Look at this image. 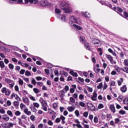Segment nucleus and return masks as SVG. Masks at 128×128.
<instances>
[{
  "label": "nucleus",
  "mask_w": 128,
  "mask_h": 128,
  "mask_svg": "<svg viewBox=\"0 0 128 128\" xmlns=\"http://www.w3.org/2000/svg\"><path fill=\"white\" fill-rule=\"evenodd\" d=\"M60 8L64 10L65 14H70L72 12L71 9L68 8V4L66 3L62 2L60 4Z\"/></svg>",
  "instance_id": "nucleus-1"
},
{
  "label": "nucleus",
  "mask_w": 128,
  "mask_h": 128,
  "mask_svg": "<svg viewBox=\"0 0 128 128\" xmlns=\"http://www.w3.org/2000/svg\"><path fill=\"white\" fill-rule=\"evenodd\" d=\"M40 4L43 6H50V3L48 0H40Z\"/></svg>",
  "instance_id": "nucleus-2"
},
{
  "label": "nucleus",
  "mask_w": 128,
  "mask_h": 128,
  "mask_svg": "<svg viewBox=\"0 0 128 128\" xmlns=\"http://www.w3.org/2000/svg\"><path fill=\"white\" fill-rule=\"evenodd\" d=\"M92 42L96 46H100V42L98 39H94Z\"/></svg>",
  "instance_id": "nucleus-3"
},
{
  "label": "nucleus",
  "mask_w": 128,
  "mask_h": 128,
  "mask_svg": "<svg viewBox=\"0 0 128 128\" xmlns=\"http://www.w3.org/2000/svg\"><path fill=\"white\" fill-rule=\"evenodd\" d=\"M16 98V100H18V102H22V99H20V97L16 95V94H12L10 98H12H12Z\"/></svg>",
  "instance_id": "nucleus-4"
},
{
  "label": "nucleus",
  "mask_w": 128,
  "mask_h": 128,
  "mask_svg": "<svg viewBox=\"0 0 128 128\" xmlns=\"http://www.w3.org/2000/svg\"><path fill=\"white\" fill-rule=\"evenodd\" d=\"M87 106L88 108H90V110H96V107L94 104L90 102H88L87 104Z\"/></svg>",
  "instance_id": "nucleus-5"
},
{
  "label": "nucleus",
  "mask_w": 128,
  "mask_h": 128,
  "mask_svg": "<svg viewBox=\"0 0 128 128\" xmlns=\"http://www.w3.org/2000/svg\"><path fill=\"white\" fill-rule=\"evenodd\" d=\"M22 100L24 104H27L28 106L30 105V99L27 96L23 97Z\"/></svg>",
  "instance_id": "nucleus-6"
},
{
  "label": "nucleus",
  "mask_w": 128,
  "mask_h": 128,
  "mask_svg": "<svg viewBox=\"0 0 128 128\" xmlns=\"http://www.w3.org/2000/svg\"><path fill=\"white\" fill-rule=\"evenodd\" d=\"M64 90H60L59 92V94H60V96L62 100H64Z\"/></svg>",
  "instance_id": "nucleus-7"
},
{
  "label": "nucleus",
  "mask_w": 128,
  "mask_h": 128,
  "mask_svg": "<svg viewBox=\"0 0 128 128\" xmlns=\"http://www.w3.org/2000/svg\"><path fill=\"white\" fill-rule=\"evenodd\" d=\"M39 102H40L42 106H45L48 104V103L46 100H44L43 98H40L39 100Z\"/></svg>",
  "instance_id": "nucleus-8"
},
{
  "label": "nucleus",
  "mask_w": 128,
  "mask_h": 128,
  "mask_svg": "<svg viewBox=\"0 0 128 128\" xmlns=\"http://www.w3.org/2000/svg\"><path fill=\"white\" fill-rule=\"evenodd\" d=\"M70 20H71V22H76V24H78V18L72 16L71 17H70Z\"/></svg>",
  "instance_id": "nucleus-9"
},
{
  "label": "nucleus",
  "mask_w": 128,
  "mask_h": 128,
  "mask_svg": "<svg viewBox=\"0 0 128 128\" xmlns=\"http://www.w3.org/2000/svg\"><path fill=\"white\" fill-rule=\"evenodd\" d=\"M24 112L26 114H27V116H30V114H32V112L28 111V108H26L24 110Z\"/></svg>",
  "instance_id": "nucleus-10"
},
{
  "label": "nucleus",
  "mask_w": 128,
  "mask_h": 128,
  "mask_svg": "<svg viewBox=\"0 0 128 128\" xmlns=\"http://www.w3.org/2000/svg\"><path fill=\"white\" fill-rule=\"evenodd\" d=\"M98 96V94H96V92H93V96H92L91 98L92 100H96Z\"/></svg>",
  "instance_id": "nucleus-11"
},
{
  "label": "nucleus",
  "mask_w": 128,
  "mask_h": 128,
  "mask_svg": "<svg viewBox=\"0 0 128 128\" xmlns=\"http://www.w3.org/2000/svg\"><path fill=\"white\" fill-rule=\"evenodd\" d=\"M2 119L8 122L10 120V117L7 114H4L2 116Z\"/></svg>",
  "instance_id": "nucleus-12"
},
{
  "label": "nucleus",
  "mask_w": 128,
  "mask_h": 128,
  "mask_svg": "<svg viewBox=\"0 0 128 128\" xmlns=\"http://www.w3.org/2000/svg\"><path fill=\"white\" fill-rule=\"evenodd\" d=\"M82 16H85V18H90V16L86 12H82Z\"/></svg>",
  "instance_id": "nucleus-13"
},
{
  "label": "nucleus",
  "mask_w": 128,
  "mask_h": 128,
  "mask_svg": "<svg viewBox=\"0 0 128 128\" xmlns=\"http://www.w3.org/2000/svg\"><path fill=\"white\" fill-rule=\"evenodd\" d=\"M120 90L122 92H126V85L123 86L121 88Z\"/></svg>",
  "instance_id": "nucleus-14"
},
{
  "label": "nucleus",
  "mask_w": 128,
  "mask_h": 128,
  "mask_svg": "<svg viewBox=\"0 0 128 128\" xmlns=\"http://www.w3.org/2000/svg\"><path fill=\"white\" fill-rule=\"evenodd\" d=\"M30 108L32 112H36V108L34 106H30Z\"/></svg>",
  "instance_id": "nucleus-15"
},
{
  "label": "nucleus",
  "mask_w": 128,
  "mask_h": 128,
  "mask_svg": "<svg viewBox=\"0 0 128 128\" xmlns=\"http://www.w3.org/2000/svg\"><path fill=\"white\" fill-rule=\"evenodd\" d=\"M67 110H68V112H74L76 108L72 106H68Z\"/></svg>",
  "instance_id": "nucleus-16"
},
{
  "label": "nucleus",
  "mask_w": 128,
  "mask_h": 128,
  "mask_svg": "<svg viewBox=\"0 0 128 128\" xmlns=\"http://www.w3.org/2000/svg\"><path fill=\"white\" fill-rule=\"evenodd\" d=\"M110 109L111 110L113 114H114V112H116V108H114V106L110 105Z\"/></svg>",
  "instance_id": "nucleus-17"
},
{
  "label": "nucleus",
  "mask_w": 128,
  "mask_h": 128,
  "mask_svg": "<svg viewBox=\"0 0 128 128\" xmlns=\"http://www.w3.org/2000/svg\"><path fill=\"white\" fill-rule=\"evenodd\" d=\"M114 68L115 70H116V72H120V68L118 66L116 65L114 66Z\"/></svg>",
  "instance_id": "nucleus-18"
},
{
  "label": "nucleus",
  "mask_w": 128,
  "mask_h": 128,
  "mask_svg": "<svg viewBox=\"0 0 128 128\" xmlns=\"http://www.w3.org/2000/svg\"><path fill=\"white\" fill-rule=\"evenodd\" d=\"M70 74L72 76H75L76 78L78 76V73L74 72L73 70L70 71Z\"/></svg>",
  "instance_id": "nucleus-19"
},
{
  "label": "nucleus",
  "mask_w": 128,
  "mask_h": 128,
  "mask_svg": "<svg viewBox=\"0 0 128 128\" xmlns=\"http://www.w3.org/2000/svg\"><path fill=\"white\" fill-rule=\"evenodd\" d=\"M118 86H122V84L124 82V79L122 78H120V80H117Z\"/></svg>",
  "instance_id": "nucleus-20"
},
{
  "label": "nucleus",
  "mask_w": 128,
  "mask_h": 128,
  "mask_svg": "<svg viewBox=\"0 0 128 128\" xmlns=\"http://www.w3.org/2000/svg\"><path fill=\"white\" fill-rule=\"evenodd\" d=\"M42 110H44V112H47L48 111V104L46 105H42Z\"/></svg>",
  "instance_id": "nucleus-21"
},
{
  "label": "nucleus",
  "mask_w": 128,
  "mask_h": 128,
  "mask_svg": "<svg viewBox=\"0 0 128 128\" xmlns=\"http://www.w3.org/2000/svg\"><path fill=\"white\" fill-rule=\"evenodd\" d=\"M59 18H60L61 20L64 22L66 21V16L64 15H60L59 16Z\"/></svg>",
  "instance_id": "nucleus-22"
},
{
  "label": "nucleus",
  "mask_w": 128,
  "mask_h": 128,
  "mask_svg": "<svg viewBox=\"0 0 128 128\" xmlns=\"http://www.w3.org/2000/svg\"><path fill=\"white\" fill-rule=\"evenodd\" d=\"M0 68H6V66L4 65V61H0Z\"/></svg>",
  "instance_id": "nucleus-23"
},
{
  "label": "nucleus",
  "mask_w": 128,
  "mask_h": 128,
  "mask_svg": "<svg viewBox=\"0 0 128 128\" xmlns=\"http://www.w3.org/2000/svg\"><path fill=\"white\" fill-rule=\"evenodd\" d=\"M106 58L110 62L113 60L112 57L110 55H106Z\"/></svg>",
  "instance_id": "nucleus-24"
},
{
  "label": "nucleus",
  "mask_w": 128,
  "mask_h": 128,
  "mask_svg": "<svg viewBox=\"0 0 128 128\" xmlns=\"http://www.w3.org/2000/svg\"><path fill=\"white\" fill-rule=\"evenodd\" d=\"M84 47L86 48V50H90V47L88 43L85 44Z\"/></svg>",
  "instance_id": "nucleus-25"
},
{
  "label": "nucleus",
  "mask_w": 128,
  "mask_h": 128,
  "mask_svg": "<svg viewBox=\"0 0 128 128\" xmlns=\"http://www.w3.org/2000/svg\"><path fill=\"white\" fill-rule=\"evenodd\" d=\"M79 106H82V108H85L86 104H84V102H79Z\"/></svg>",
  "instance_id": "nucleus-26"
},
{
  "label": "nucleus",
  "mask_w": 128,
  "mask_h": 128,
  "mask_svg": "<svg viewBox=\"0 0 128 128\" xmlns=\"http://www.w3.org/2000/svg\"><path fill=\"white\" fill-rule=\"evenodd\" d=\"M73 26H74V28H78V30H82V27H80V26H78L76 24H73Z\"/></svg>",
  "instance_id": "nucleus-27"
},
{
  "label": "nucleus",
  "mask_w": 128,
  "mask_h": 128,
  "mask_svg": "<svg viewBox=\"0 0 128 128\" xmlns=\"http://www.w3.org/2000/svg\"><path fill=\"white\" fill-rule=\"evenodd\" d=\"M58 103H54L52 105V108H54V110H56V108H58Z\"/></svg>",
  "instance_id": "nucleus-28"
},
{
  "label": "nucleus",
  "mask_w": 128,
  "mask_h": 128,
  "mask_svg": "<svg viewBox=\"0 0 128 128\" xmlns=\"http://www.w3.org/2000/svg\"><path fill=\"white\" fill-rule=\"evenodd\" d=\"M33 106L35 108H40V104L38 102H34Z\"/></svg>",
  "instance_id": "nucleus-29"
},
{
  "label": "nucleus",
  "mask_w": 128,
  "mask_h": 128,
  "mask_svg": "<svg viewBox=\"0 0 128 128\" xmlns=\"http://www.w3.org/2000/svg\"><path fill=\"white\" fill-rule=\"evenodd\" d=\"M29 98H30V100H32L33 102H36V98H34V96L30 95L29 96Z\"/></svg>",
  "instance_id": "nucleus-30"
},
{
  "label": "nucleus",
  "mask_w": 128,
  "mask_h": 128,
  "mask_svg": "<svg viewBox=\"0 0 128 128\" xmlns=\"http://www.w3.org/2000/svg\"><path fill=\"white\" fill-rule=\"evenodd\" d=\"M70 101L72 104H74V102H76V100H74L72 97H70Z\"/></svg>",
  "instance_id": "nucleus-31"
},
{
  "label": "nucleus",
  "mask_w": 128,
  "mask_h": 128,
  "mask_svg": "<svg viewBox=\"0 0 128 128\" xmlns=\"http://www.w3.org/2000/svg\"><path fill=\"white\" fill-rule=\"evenodd\" d=\"M30 4H38V0H30Z\"/></svg>",
  "instance_id": "nucleus-32"
},
{
  "label": "nucleus",
  "mask_w": 128,
  "mask_h": 128,
  "mask_svg": "<svg viewBox=\"0 0 128 128\" xmlns=\"http://www.w3.org/2000/svg\"><path fill=\"white\" fill-rule=\"evenodd\" d=\"M8 68H10V70H14V64H9Z\"/></svg>",
  "instance_id": "nucleus-33"
},
{
  "label": "nucleus",
  "mask_w": 128,
  "mask_h": 128,
  "mask_svg": "<svg viewBox=\"0 0 128 128\" xmlns=\"http://www.w3.org/2000/svg\"><path fill=\"white\" fill-rule=\"evenodd\" d=\"M33 92H34L36 94H38L40 92V90H38V89L37 88H34L33 89Z\"/></svg>",
  "instance_id": "nucleus-34"
},
{
  "label": "nucleus",
  "mask_w": 128,
  "mask_h": 128,
  "mask_svg": "<svg viewBox=\"0 0 128 128\" xmlns=\"http://www.w3.org/2000/svg\"><path fill=\"white\" fill-rule=\"evenodd\" d=\"M108 51L109 52H110L112 54L113 56H116V52L112 51V50L111 48H109L108 50Z\"/></svg>",
  "instance_id": "nucleus-35"
},
{
  "label": "nucleus",
  "mask_w": 128,
  "mask_h": 128,
  "mask_svg": "<svg viewBox=\"0 0 128 128\" xmlns=\"http://www.w3.org/2000/svg\"><path fill=\"white\" fill-rule=\"evenodd\" d=\"M80 42H82V44H84L86 42V41H84V37L80 36Z\"/></svg>",
  "instance_id": "nucleus-36"
},
{
  "label": "nucleus",
  "mask_w": 128,
  "mask_h": 128,
  "mask_svg": "<svg viewBox=\"0 0 128 128\" xmlns=\"http://www.w3.org/2000/svg\"><path fill=\"white\" fill-rule=\"evenodd\" d=\"M79 99L80 100H82L84 99V96L82 94H80L79 96Z\"/></svg>",
  "instance_id": "nucleus-37"
},
{
  "label": "nucleus",
  "mask_w": 128,
  "mask_h": 128,
  "mask_svg": "<svg viewBox=\"0 0 128 128\" xmlns=\"http://www.w3.org/2000/svg\"><path fill=\"white\" fill-rule=\"evenodd\" d=\"M122 70H123V72H126V74H128V68H122Z\"/></svg>",
  "instance_id": "nucleus-38"
},
{
  "label": "nucleus",
  "mask_w": 128,
  "mask_h": 128,
  "mask_svg": "<svg viewBox=\"0 0 128 128\" xmlns=\"http://www.w3.org/2000/svg\"><path fill=\"white\" fill-rule=\"evenodd\" d=\"M21 112H20L19 110H17L15 112H14V115L15 116H20L21 114Z\"/></svg>",
  "instance_id": "nucleus-39"
},
{
  "label": "nucleus",
  "mask_w": 128,
  "mask_h": 128,
  "mask_svg": "<svg viewBox=\"0 0 128 128\" xmlns=\"http://www.w3.org/2000/svg\"><path fill=\"white\" fill-rule=\"evenodd\" d=\"M31 74H32L30 72H28V70H26L25 72V76H30Z\"/></svg>",
  "instance_id": "nucleus-40"
},
{
  "label": "nucleus",
  "mask_w": 128,
  "mask_h": 128,
  "mask_svg": "<svg viewBox=\"0 0 128 128\" xmlns=\"http://www.w3.org/2000/svg\"><path fill=\"white\" fill-rule=\"evenodd\" d=\"M123 98H124V97H122V96H120L118 98L117 100H118V102H122Z\"/></svg>",
  "instance_id": "nucleus-41"
},
{
  "label": "nucleus",
  "mask_w": 128,
  "mask_h": 128,
  "mask_svg": "<svg viewBox=\"0 0 128 128\" xmlns=\"http://www.w3.org/2000/svg\"><path fill=\"white\" fill-rule=\"evenodd\" d=\"M20 108L21 110H24V108H26V105L22 103L20 104Z\"/></svg>",
  "instance_id": "nucleus-42"
},
{
  "label": "nucleus",
  "mask_w": 128,
  "mask_h": 128,
  "mask_svg": "<svg viewBox=\"0 0 128 128\" xmlns=\"http://www.w3.org/2000/svg\"><path fill=\"white\" fill-rule=\"evenodd\" d=\"M74 114L76 116H80V112H78V110H76Z\"/></svg>",
  "instance_id": "nucleus-43"
},
{
  "label": "nucleus",
  "mask_w": 128,
  "mask_h": 128,
  "mask_svg": "<svg viewBox=\"0 0 128 128\" xmlns=\"http://www.w3.org/2000/svg\"><path fill=\"white\" fill-rule=\"evenodd\" d=\"M7 90L6 88L4 87L2 88V94H5Z\"/></svg>",
  "instance_id": "nucleus-44"
},
{
  "label": "nucleus",
  "mask_w": 128,
  "mask_h": 128,
  "mask_svg": "<svg viewBox=\"0 0 128 128\" xmlns=\"http://www.w3.org/2000/svg\"><path fill=\"white\" fill-rule=\"evenodd\" d=\"M18 84L20 86H22L24 84V80L22 79H20L18 81Z\"/></svg>",
  "instance_id": "nucleus-45"
},
{
  "label": "nucleus",
  "mask_w": 128,
  "mask_h": 128,
  "mask_svg": "<svg viewBox=\"0 0 128 128\" xmlns=\"http://www.w3.org/2000/svg\"><path fill=\"white\" fill-rule=\"evenodd\" d=\"M14 127V124L12 122L8 123V128H13Z\"/></svg>",
  "instance_id": "nucleus-46"
},
{
  "label": "nucleus",
  "mask_w": 128,
  "mask_h": 128,
  "mask_svg": "<svg viewBox=\"0 0 128 128\" xmlns=\"http://www.w3.org/2000/svg\"><path fill=\"white\" fill-rule=\"evenodd\" d=\"M7 114L10 116H12V112L10 110L7 111Z\"/></svg>",
  "instance_id": "nucleus-47"
},
{
  "label": "nucleus",
  "mask_w": 128,
  "mask_h": 128,
  "mask_svg": "<svg viewBox=\"0 0 128 128\" xmlns=\"http://www.w3.org/2000/svg\"><path fill=\"white\" fill-rule=\"evenodd\" d=\"M18 104H20V102H18V101H15L14 102V106H18Z\"/></svg>",
  "instance_id": "nucleus-48"
},
{
  "label": "nucleus",
  "mask_w": 128,
  "mask_h": 128,
  "mask_svg": "<svg viewBox=\"0 0 128 128\" xmlns=\"http://www.w3.org/2000/svg\"><path fill=\"white\" fill-rule=\"evenodd\" d=\"M124 66H128V60L126 59L124 60Z\"/></svg>",
  "instance_id": "nucleus-49"
},
{
  "label": "nucleus",
  "mask_w": 128,
  "mask_h": 128,
  "mask_svg": "<svg viewBox=\"0 0 128 128\" xmlns=\"http://www.w3.org/2000/svg\"><path fill=\"white\" fill-rule=\"evenodd\" d=\"M102 88V83H100L98 86H97V88L98 90H100Z\"/></svg>",
  "instance_id": "nucleus-50"
},
{
  "label": "nucleus",
  "mask_w": 128,
  "mask_h": 128,
  "mask_svg": "<svg viewBox=\"0 0 128 128\" xmlns=\"http://www.w3.org/2000/svg\"><path fill=\"white\" fill-rule=\"evenodd\" d=\"M17 3L19 4H24V0H18Z\"/></svg>",
  "instance_id": "nucleus-51"
},
{
  "label": "nucleus",
  "mask_w": 128,
  "mask_h": 128,
  "mask_svg": "<svg viewBox=\"0 0 128 128\" xmlns=\"http://www.w3.org/2000/svg\"><path fill=\"white\" fill-rule=\"evenodd\" d=\"M78 94L76 93H74L73 94V98H75L76 100L78 99Z\"/></svg>",
  "instance_id": "nucleus-52"
},
{
  "label": "nucleus",
  "mask_w": 128,
  "mask_h": 128,
  "mask_svg": "<svg viewBox=\"0 0 128 128\" xmlns=\"http://www.w3.org/2000/svg\"><path fill=\"white\" fill-rule=\"evenodd\" d=\"M124 16L126 18V20H128V14L127 12H124Z\"/></svg>",
  "instance_id": "nucleus-53"
},
{
  "label": "nucleus",
  "mask_w": 128,
  "mask_h": 128,
  "mask_svg": "<svg viewBox=\"0 0 128 128\" xmlns=\"http://www.w3.org/2000/svg\"><path fill=\"white\" fill-rule=\"evenodd\" d=\"M120 114H126V111L121 110L119 111Z\"/></svg>",
  "instance_id": "nucleus-54"
},
{
  "label": "nucleus",
  "mask_w": 128,
  "mask_h": 128,
  "mask_svg": "<svg viewBox=\"0 0 128 128\" xmlns=\"http://www.w3.org/2000/svg\"><path fill=\"white\" fill-rule=\"evenodd\" d=\"M0 114H6V110H4L3 108L0 109Z\"/></svg>",
  "instance_id": "nucleus-55"
},
{
  "label": "nucleus",
  "mask_w": 128,
  "mask_h": 128,
  "mask_svg": "<svg viewBox=\"0 0 128 128\" xmlns=\"http://www.w3.org/2000/svg\"><path fill=\"white\" fill-rule=\"evenodd\" d=\"M124 12V10H122V8H120V7H118L117 12Z\"/></svg>",
  "instance_id": "nucleus-56"
},
{
  "label": "nucleus",
  "mask_w": 128,
  "mask_h": 128,
  "mask_svg": "<svg viewBox=\"0 0 128 128\" xmlns=\"http://www.w3.org/2000/svg\"><path fill=\"white\" fill-rule=\"evenodd\" d=\"M124 102L125 104H128V98H125V99L124 100Z\"/></svg>",
  "instance_id": "nucleus-57"
},
{
  "label": "nucleus",
  "mask_w": 128,
  "mask_h": 128,
  "mask_svg": "<svg viewBox=\"0 0 128 128\" xmlns=\"http://www.w3.org/2000/svg\"><path fill=\"white\" fill-rule=\"evenodd\" d=\"M56 14H60V10L58 8L55 9Z\"/></svg>",
  "instance_id": "nucleus-58"
},
{
  "label": "nucleus",
  "mask_w": 128,
  "mask_h": 128,
  "mask_svg": "<svg viewBox=\"0 0 128 128\" xmlns=\"http://www.w3.org/2000/svg\"><path fill=\"white\" fill-rule=\"evenodd\" d=\"M18 120H19V121H18V124H20V126L22 125V118H18Z\"/></svg>",
  "instance_id": "nucleus-59"
},
{
  "label": "nucleus",
  "mask_w": 128,
  "mask_h": 128,
  "mask_svg": "<svg viewBox=\"0 0 128 128\" xmlns=\"http://www.w3.org/2000/svg\"><path fill=\"white\" fill-rule=\"evenodd\" d=\"M102 108H104V104H99V105L98 106V108H99L100 110Z\"/></svg>",
  "instance_id": "nucleus-60"
},
{
  "label": "nucleus",
  "mask_w": 128,
  "mask_h": 128,
  "mask_svg": "<svg viewBox=\"0 0 128 128\" xmlns=\"http://www.w3.org/2000/svg\"><path fill=\"white\" fill-rule=\"evenodd\" d=\"M36 84L39 86H42V85L44 84V83L42 82H37Z\"/></svg>",
  "instance_id": "nucleus-61"
},
{
  "label": "nucleus",
  "mask_w": 128,
  "mask_h": 128,
  "mask_svg": "<svg viewBox=\"0 0 128 128\" xmlns=\"http://www.w3.org/2000/svg\"><path fill=\"white\" fill-rule=\"evenodd\" d=\"M56 122L58 124V122H60V118H56L55 120Z\"/></svg>",
  "instance_id": "nucleus-62"
},
{
  "label": "nucleus",
  "mask_w": 128,
  "mask_h": 128,
  "mask_svg": "<svg viewBox=\"0 0 128 128\" xmlns=\"http://www.w3.org/2000/svg\"><path fill=\"white\" fill-rule=\"evenodd\" d=\"M94 122L96 123L98 122V116H95L94 118Z\"/></svg>",
  "instance_id": "nucleus-63"
},
{
  "label": "nucleus",
  "mask_w": 128,
  "mask_h": 128,
  "mask_svg": "<svg viewBox=\"0 0 128 128\" xmlns=\"http://www.w3.org/2000/svg\"><path fill=\"white\" fill-rule=\"evenodd\" d=\"M48 124L49 126H52L54 124V122H52L50 120L48 122Z\"/></svg>",
  "instance_id": "nucleus-64"
}]
</instances>
